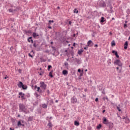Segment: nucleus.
<instances>
[{
  "label": "nucleus",
  "mask_w": 130,
  "mask_h": 130,
  "mask_svg": "<svg viewBox=\"0 0 130 130\" xmlns=\"http://www.w3.org/2000/svg\"><path fill=\"white\" fill-rule=\"evenodd\" d=\"M40 86L38 87L37 85L35 86V90L37 89V91L38 92V93H40V94H42V93H44L45 92V90H46V88L47 87V85L44 83V82L41 81L40 82Z\"/></svg>",
  "instance_id": "1"
},
{
  "label": "nucleus",
  "mask_w": 130,
  "mask_h": 130,
  "mask_svg": "<svg viewBox=\"0 0 130 130\" xmlns=\"http://www.w3.org/2000/svg\"><path fill=\"white\" fill-rule=\"evenodd\" d=\"M19 105V110L20 112H23L25 114H27V109L26 108V106L24 105V104L20 103L18 104Z\"/></svg>",
  "instance_id": "2"
},
{
  "label": "nucleus",
  "mask_w": 130,
  "mask_h": 130,
  "mask_svg": "<svg viewBox=\"0 0 130 130\" xmlns=\"http://www.w3.org/2000/svg\"><path fill=\"white\" fill-rule=\"evenodd\" d=\"M114 63V64H116V66L120 67V70H119V71H118V73H119V74H120V73H121V70H122V62H121V61H120V60L116 59Z\"/></svg>",
  "instance_id": "3"
},
{
  "label": "nucleus",
  "mask_w": 130,
  "mask_h": 130,
  "mask_svg": "<svg viewBox=\"0 0 130 130\" xmlns=\"http://www.w3.org/2000/svg\"><path fill=\"white\" fill-rule=\"evenodd\" d=\"M110 122V121L107 119L106 117H104L103 118V123H104V124H106V125H107Z\"/></svg>",
  "instance_id": "4"
},
{
  "label": "nucleus",
  "mask_w": 130,
  "mask_h": 130,
  "mask_svg": "<svg viewBox=\"0 0 130 130\" xmlns=\"http://www.w3.org/2000/svg\"><path fill=\"white\" fill-rule=\"evenodd\" d=\"M71 103H73V104H76V102H78V99L76 96H74L73 98L71 99Z\"/></svg>",
  "instance_id": "5"
},
{
  "label": "nucleus",
  "mask_w": 130,
  "mask_h": 130,
  "mask_svg": "<svg viewBox=\"0 0 130 130\" xmlns=\"http://www.w3.org/2000/svg\"><path fill=\"white\" fill-rule=\"evenodd\" d=\"M100 6L101 8H106V3H105L104 1H101L100 3Z\"/></svg>",
  "instance_id": "6"
},
{
  "label": "nucleus",
  "mask_w": 130,
  "mask_h": 130,
  "mask_svg": "<svg viewBox=\"0 0 130 130\" xmlns=\"http://www.w3.org/2000/svg\"><path fill=\"white\" fill-rule=\"evenodd\" d=\"M107 125L109 126V129H112L113 128V123L112 122H110Z\"/></svg>",
  "instance_id": "7"
},
{
  "label": "nucleus",
  "mask_w": 130,
  "mask_h": 130,
  "mask_svg": "<svg viewBox=\"0 0 130 130\" xmlns=\"http://www.w3.org/2000/svg\"><path fill=\"white\" fill-rule=\"evenodd\" d=\"M94 45V43L91 40H89L87 42V46L89 47H92Z\"/></svg>",
  "instance_id": "8"
},
{
  "label": "nucleus",
  "mask_w": 130,
  "mask_h": 130,
  "mask_svg": "<svg viewBox=\"0 0 130 130\" xmlns=\"http://www.w3.org/2000/svg\"><path fill=\"white\" fill-rule=\"evenodd\" d=\"M74 60L76 62H77V64H81V58L78 59L77 58H75Z\"/></svg>",
  "instance_id": "9"
},
{
  "label": "nucleus",
  "mask_w": 130,
  "mask_h": 130,
  "mask_svg": "<svg viewBox=\"0 0 130 130\" xmlns=\"http://www.w3.org/2000/svg\"><path fill=\"white\" fill-rule=\"evenodd\" d=\"M33 37H29L27 39V41L29 42V43H34V41H33V39H32Z\"/></svg>",
  "instance_id": "10"
},
{
  "label": "nucleus",
  "mask_w": 130,
  "mask_h": 130,
  "mask_svg": "<svg viewBox=\"0 0 130 130\" xmlns=\"http://www.w3.org/2000/svg\"><path fill=\"white\" fill-rule=\"evenodd\" d=\"M112 53H113L114 54H115V56H116L117 58H119V55H118V53H117V51L112 50Z\"/></svg>",
  "instance_id": "11"
},
{
  "label": "nucleus",
  "mask_w": 130,
  "mask_h": 130,
  "mask_svg": "<svg viewBox=\"0 0 130 130\" xmlns=\"http://www.w3.org/2000/svg\"><path fill=\"white\" fill-rule=\"evenodd\" d=\"M19 96H21V97L22 100H25V96H24L25 93H23V92H20L19 93Z\"/></svg>",
  "instance_id": "12"
},
{
  "label": "nucleus",
  "mask_w": 130,
  "mask_h": 130,
  "mask_svg": "<svg viewBox=\"0 0 130 130\" xmlns=\"http://www.w3.org/2000/svg\"><path fill=\"white\" fill-rule=\"evenodd\" d=\"M17 86L19 88H22L23 86H24V84H23L22 82L20 81L19 83L17 84Z\"/></svg>",
  "instance_id": "13"
},
{
  "label": "nucleus",
  "mask_w": 130,
  "mask_h": 130,
  "mask_svg": "<svg viewBox=\"0 0 130 130\" xmlns=\"http://www.w3.org/2000/svg\"><path fill=\"white\" fill-rule=\"evenodd\" d=\"M106 4L107 7H110L111 6V0H106Z\"/></svg>",
  "instance_id": "14"
},
{
  "label": "nucleus",
  "mask_w": 130,
  "mask_h": 130,
  "mask_svg": "<svg viewBox=\"0 0 130 130\" xmlns=\"http://www.w3.org/2000/svg\"><path fill=\"white\" fill-rule=\"evenodd\" d=\"M24 32H25V34H26V35H28V34H32V30H25Z\"/></svg>",
  "instance_id": "15"
},
{
  "label": "nucleus",
  "mask_w": 130,
  "mask_h": 130,
  "mask_svg": "<svg viewBox=\"0 0 130 130\" xmlns=\"http://www.w3.org/2000/svg\"><path fill=\"white\" fill-rule=\"evenodd\" d=\"M124 49H127V46H128V42L127 41H126L124 43Z\"/></svg>",
  "instance_id": "16"
},
{
  "label": "nucleus",
  "mask_w": 130,
  "mask_h": 130,
  "mask_svg": "<svg viewBox=\"0 0 130 130\" xmlns=\"http://www.w3.org/2000/svg\"><path fill=\"white\" fill-rule=\"evenodd\" d=\"M105 21H106L105 18H104V17H102L101 18L100 23H104Z\"/></svg>",
  "instance_id": "17"
},
{
  "label": "nucleus",
  "mask_w": 130,
  "mask_h": 130,
  "mask_svg": "<svg viewBox=\"0 0 130 130\" xmlns=\"http://www.w3.org/2000/svg\"><path fill=\"white\" fill-rule=\"evenodd\" d=\"M39 37V34H37L36 32L32 33V37H34V38H36V37Z\"/></svg>",
  "instance_id": "18"
},
{
  "label": "nucleus",
  "mask_w": 130,
  "mask_h": 130,
  "mask_svg": "<svg viewBox=\"0 0 130 130\" xmlns=\"http://www.w3.org/2000/svg\"><path fill=\"white\" fill-rule=\"evenodd\" d=\"M52 23H54V20H49L48 23V26H51V25H52Z\"/></svg>",
  "instance_id": "19"
},
{
  "label": "nucleus",
  "mask_w": 130,
  "mask_h": 130,
  "mask_svg": "<svg viewBox=\"0 0 130 130\" xmlns=\"http://www.w3.org/2000/svg\"><path fill=\"white\" fill-rule=\"evenodd\" d=\"M49 123L48 124V126H49V128H51V127H52V124L51 123V121H50V120H48Z\"/></svg>",
  "instance_id": "20"
},
{
  "label": "nucleus",
  "mask_w": 130,
  "mask_h": 130,
  "mask_svg": "<svg viewBox=\"0 0 130 130\" xmlns=\"http://www.w3.org/2000/svg\"><path fill=\"white\" fill-rule=\"evenodd\" d=\"M22 122H21V120H19L17 122V126L18 127H21L22 126Z\"/></svg>",
  "instance_id": "21"
},
{
  "label": "nucleus",
  "mask_w": 130,
  "mask_h": 130,
  "mask_svg": "<svg viewBox=\"0 0 130 130\" xmlns=\"http://www.w3.org/2000/svg\"><path fill=\"white\" fill-rule=\"evenodd\" d=\"M68 74V72L67 70H64L62 71V74L64 75V76H67Z\"/></svg>",
  "instance_id": "22"
},
{
  "label": "nucleus",
  "mask_w": 130,
  "mask_h": 130,
  "mask_svg": "<svg viewBox=\"0 0 130 130\" xmlns=\"http://www.w3.org/2000/svg\"><path fill=\"white\" fill-rule=\"evenodd\" d=\"M52 73H53V70L51 71L49 73V77H50V78H53Z\"/></svg>",
  "instance_id": "23"
},
{
  "label": "nucleus",
  "mask_w": 130,
  "mask_h": 130,
  "mask_svg": "<svg viewBox=\"0 0 130 130\" xmlns=\"http://www.w3.org/2000/svg\"><path fill=\"white\" fill-rule=\"evenodd\" d=\"M34 118V117L29 116L28 118V121H33Z\"/></svg>",
  "instance_id": "24"
},
{
  "label": "nucleus",
  "mask_w": 130,
  "mask_h": 130,
  "mask_svg": "<svg viewBox=\"0 0 130 130\" xmlns=\"http://www.w3.org/2000/svg\"><path fill=\"white\" fill-rule=\"evenodd\" d=\"M82 52H84V50L83 49L78 50V53L79 55H81Z\"/></svg>",
  "instance_id": "25"
},
{
  "label": "nucleus",
  "mask_w": 130,
  "mask_h": 130,
  "mask_svg": "<svg viewBox=\"0 0 130 130\" xmlns=\"http://www.w3.org/2000/svg\"><path fill=\"white\" fill-rule=\"evenodd\" d=\"M64 65L65 66V67L67 70H69V63L68 62H64Z\"/></svg>",
  "instance_id": "26"
},
{
  "label": "nucleus",
  "mask_w": 130,
  "mask_h": 130,
  "mask_svg": "<svg viewBox=\"0 0 130 130\" xmlns=\"http://www.w3.org/2000/svg\"><path fill=\"white\" fill-rule=\"evenodd\" d=\"M74 124L76 125V126H79V125H80V123L79 121L76 120L74 121Z\"/></svg>",
  "instance_id": "27"
},
{
  "label": "nucleus",
  "mask_w": 130,
  "mask_h": 130,
  "mask_svg": "<svg viewBox=\"0 0 130 130\" xmlns=\"http://www.w3.org/2000/svg\"><path fill=\"white\" fill-rule=\"evenodd\" d=\"M21 88H22L23 90H27L28 86H27V85H26L23 84V86Z\"/></svg>",
  "instance_id": "28"
},
{
  "label": "nucleus",
  "mask_w": 130,
  "mask_h": 130,
  "mask_svg": "<svg viewBox=\"0 0 130 130\" xmlns=\"http://www.w3.org/2000/svg\"><path fill=\"white\" fill-rule=\"evenodd\" d=\"M51 48H52V51H53V52L55 53V51H56V48L52 46Z\"/></svg>",
  "instance_id": "29"
},
{
  "label": "nucleus",
  "mask_w": 130,
  "mask_h": 130,
  "mask_svg": "<svg viewBox=\"0 0 130 130\" xmlns=\"http://www.w3.org/2000/svg\"><path fill=\"white\" fill-rule=\"evenodd\" d=\"M102 127V125L101 124H99L98 126H96V129H100Z\"/></svg>",
  "instance_id": "30"
},
{
  "label": "nucleus",
  "mask_w": 130,
  "mask_h": 130,
  "mask_svg": "<svg viewBox=\"0 0 130 130\" xmlns=\"http://www.w3.org/2000/svg\"><path fill=\"white\" fill-rule=\"evenodd\" d=\"M49 102H50V105H52V104H54V102H53V100L52 99L49 100Z\"/></svg>",
  "instance_id": "31"
},
{
  "label": "nucleus",
  "mask_w": 130,
  "mask_h": 130,
  "mask_svg": "<svg viewBox=\"0 0 130 130\" xmlns=\"http://www.w3.org/2000/svg\"><path fill=\"white\" fill-rule=\"evenodd\" d=\"M42 108H44V109H46V108H47V105H46V104H43Z\"/></svg>",
  "instance_id": "32"
},
{
  "label": "nucleus",
  "mask_w": 130,
  "mask_h": 130,
  "mask_svg": "<svg viewBox=\"0 0 130 130\" xmlns=\"http://www.w3.org/2000/svg\"><path fill=\"white\" fill-rule=\"evenodd\" d=\"M74 53V52L73 50V49H72L69 51V54H71V55H73Z\"/></svg>",
  "instance_id": "33"
},
{
  "label": "nucleus",
  "mask_w": 130,
  "mask_h": 130,
  "mask_svg": "<svg viewBox=\"0 0 130 130\" xmlns=\"http://www.w3.org/2000/svg\"><path fill=\"white\" fill-rule=\"evenodd\" d=\"M111 46H115V41L114 40H113L111 42Z\"/></svg>",
  "instance_id": "34"
},
{
  "label": "nucleus",
  "mask_w": 130,
  "mask_h": 130,
  "mask_svg": "<svg viewBox=\"0 0 130 130\" xmlns=\"http://www.w3.org/2000/svg\"><path fill=\"white\" fill-rule=\"evenodd\" d=\"M110 9V13H113V10L112 9H113V7H112V6H109Z\"/></svg>",
  "instance_id": "35"
},
{
  "label": "nucleus",
  "mask_w": 130,
  "mask_h": 130,
  "mask_svg": "<svg viewBox=\"0 0 130 130\" xmlns=\"http://www.w3.org/2000/svg\"><path fill=\"white\" fill-rule=\"evenodd\" d=\"M125 123H129V119L128 118H127L125 119Z\"/></svg>",
  "instance_id": "36"
},
{
  "label": "nucleus",
  "mask_w": 130,
  "mask_h": 130,
  "mask_svg": "<svg viewBox=\"0 0 130 130\" xmlns=\"http://www.w3.org/2000/svg\"><path fill=\"white\" fill-rule=\"evenodd\" d=\"M107 62H108V66H110L111 63V60L110 59H109L107 60Z\"/></svg>",
  "instance_id": "37"
},
{
  "label": "nucleus",
  "mask_w": 130,
  "mask_h": 130,
  "mask_svg": "<svg viewBox=\"0 0 130 130\" xmlns=\"http://www.w3.org/2000/svg\"><path fill=\"white\" fill-rule=\"evenodd\" d=\"M74 14H78L79 13V11L77 10V8H75L74 10Z\"/></svg>",
  "instance_id": "38"
},
{
  "label": "nucleus",
  "mask_w": 130,
  "mask_h": 130,
  "mask_svg": "<svg viewBox=\"0 0 130 130\" xmlns=\"http://www.w3.org/2000/svg\"><path fill=\"white\" fill-rule=\"evenodd\" d=\"M52 68V66L51 65H49L48 66V71H50V69Z\"/></svg>",
  "instance_id": "39"
},
{
  "label": "nucleus",
  "mask_w": 130,
  "mask_h": 130,
  "mask_svg": "<svg viewBox=\"0 0 130 130\" xmlns=\"http://www.w3.org/2000/svg\"><path fill=\"white\" fill-rule=\"evenodd\" d=\"M33 46L34 47H35V48H36V47H37V45L36 44V42H34V44H33Z\"/></svg>",
  "instance_id": "40"
},
{
  "label": "nucleus",
  "mask_w": 130,
  "mask_h": 130,
  "mask_svg": "<svg viewBox=\"0 0 130 130\" xmlns=\"http://www.w3.org/2000/svg\"><path fill=\"white\" fill-rule=\"evenodd\" d=\"M126 13L128 15H129V14H130V9H127L126 11Z\"/></svg>",
  "instance_id": "41"
},
{
  "label": "nucleus",
  "mask_w": 130,
  "mask_h": 130,
  "mask_svg": "<svg viewBox=\"0 0 130 130\" xmlns=\"http://www.w3.org/2000/svg\"><path fill=\"white\" fill-rule=\"evenodd\" d=\"M35 95H36V98H38V97H40V95H39L37 92L35 93Z\"/></svg>",
  "instance_id": "42"
},
{
  "label": "nucleus",
  "mask_w": 130,
  "mask_h": 130,
  "mask_svg": "<svg viewBox=\"0 0 130 130\" xmlns=\"http://www.w3.org/2000/svg\"><path fill=\"white\" fill-rule=\"evenodd\" d=\"M43 74H44V72L41 71L40 73L39 74L40 76H43Z\"/></svg>",
  "instance_id": "43"
},
{
  "label": "nucleus",
  "mask_w": 130,
  "mask_h": 130,
  "mask_svg": "<svg viewBox=\"0 0 130 130\" xmlns=\"http://www.w3.org/2000/svg\"><path fill=\"white\" fill-rule=\"evenodd\" d=\"M13 49H15V48H14V47L13 46H11L10 48V51H11V52H13Z\"/></svg>",
  "instance_id": "44"
},
{
  "label": "nucleus",
  "mask_w": 130,
  "mask_h": 130,
  "mask_svg": "<svg viewBox=\"0 0 130 130\" xmlns=\"http://www.w3.org/2000/svg\"><path fill=\"white\" fill-rule=\"evenodd\" d=\"M117 110H118V111L119 112H120V111H121V109H120V108H119V107H117Z\"/></svg>",
  "instance_id": "45"
},
{
  "label": "nucleus",
  "mask_w": 130,
  "mask_h": 130,
  "mask_svg": "<svg viewBox=\"0 0 130 130\" xmlns=\"http://www.w3.org/2000/svg\"><path fill=\"white\" fill-rule=\"evenodd\" d=\"M64 52H66V55H68V54H69V52L68 51V50H65Z\"/></svg>",
  "instance_id": "46"
},
{
  "label": "nucleus",
  "mask_w": 130,
  "mask_h": 130,
  "mask_svg": "<svg viewBox=\"0 0 130 130\" xmlns=\"http://www.w3.org/2000/svg\"><path fill=\"white\" fill-rule=\"evenodd\" d=\"M123 27L124 28H127V24L126 23L124 24Z\"/></svg>",
  "instance_id": "47"
},
{
  "label": "nucleus",
  "mask_w": 130,
  "mask_h": 130,
  "mask_svg": "<svg viewBox=\"0 0 130 130\" xmlns=\"http://www.w3.org/2000/svg\"><path fill=\"white\" fill-rule=\"evenodd\" d=\"M87 129L88 130H91L92 129V127H91V126H89L87 127Z\"/></svg>",
  "instance_id": "48"
},
{
  "label": "nucleus",
  "mask_w": 130,
  "mask_h": 130,
  "mask_svg": "<svg viewBox=\"0 0 130 130\" xmlns=\"http://www.w3.org/2000/svg\"><path fill=\"white\" fill-rule=\"evenodd\" d=\"M8 11L10 13H13V9H9Z\"/></svg>",
  "instance_id": "49"
},
{
  "label": "nucleus",
  "mask_w": 130,
  "mask_h": 130,
  "mask_svg": "<svg viewBox=\"0 0 130 130\" xmlns=\"http://www.w3.org/2000/svg\"><path fill=\"white\" fill-rule=\"evenodd\" d=\"M18 73L19 74H22V69H19Z\"/></svg>",
  "instance_id": "50"
},
{
  "label": "nucleus",
  "mask_w": 130,
  "mask_h": 130,
  "mask_svg": "<svg viewBox=\"0 0 130 130\" xmlns=\"http://www.w3.org/2000/svg\"><path fill=\"white\" fill-rule=\"evenodd\" d=\"M28 56H29V57H31L32 58H33V55H32L31 53H28Z\"/></svg>",
  "instance_id": "51"
},
{
  "label": "nucleus",
  "mask_w": 130,
  "mask_h": 130,
  "mask_svg": "<svg viewBox=\"0 0 130 130\" xmlns=\"http://www.w3.org/2000/svg\"><path fill=\"white\" fill-rule=\"evenodd\" d=\"M95 102H98V101H99V99H98V98H96L95 99Z\"/></svg>",
  "instance_id": "52"
},
{
  "label": "nucleus",
  "mask_w": 130,
  "mask_h": 130,
  "mask_svg": "<svg viewBox=\"0 0 130 130\" xmlns=\"http://www.w3.org/2000/svg\"><path fill=\"white\" fill-rule=\"evenodd\" d=\"M45 52L46 53H49V50H46L45 51Z\"/></svg>",
  "instance_id": "53"
},
{
  "label": "nucleus",
  "mask_w": 130,
  "mask_h": 130,
  "mask_svg": "<svg viewBox=\"0 0 130 130\" xmlns=\"http://www.w3.org/2000/svg\"><path fill=\"white\" fill-rule=\"evenodd\" d=\"M84 49H85V50H88V46H86V47H84Z\"/></svg>",
  "instance_id": "54"
},
{
  "label": "nucleus",
  "mask_w": 130,
  "mask_h": 130,
  "mask_svg": "<svg viewBox=\"0 0 130 130\" xmlns=\"http://www.w3.org/2000/svg\"><path fill=\"white\" fill-rule=\"evenodd\" d=\"M48 28L49 29H52V27H51V25H48Z\"/></svg>",
  "instance_id": "55"
},
{
  "label": "nucleus",
  "mask_w": 130,
  "mask_h": 130,
  "mask_svg": "<svg viewBox=\"0 0 130 130\" xmlns=\"http://www.w3.org/2000/svg\"><path fill=\"white\" fill-rule=\"evenodd\" d=\"M102 93L103 94H105V90H104V89L102 91Z\"/></svg>",
  "instance_id": "56"
},
{
  "label": "nucleus",
  "mask_w": 130,
  "mask_h": 130,
  "mask_svg": "<svg viewBox=\"0 0 130 130\" xmlns=\"http://www.w3.org/2000/svg\"><path fill=\"white\" fill-rule=\"evenodd\" d=\"M8 78H9V77L7 75H6V77L4 78V79H5V80H7V79Z\"/></svg>",
  "instance_id": "57"
},
{
  "label": "nucleus",
  "mask_w": 130,
  "mask_h": 130,
  "mask_svg": "<svg viewBox=\"0 0 130 130\" xmlns=\"http://www.w3.org/2000/svg\"><path fill=\"white\" fill-rule=\"evenodd\" d=\"M47 92L48 94H50V92L49 91V89L47 90Z\"/></svg>",
  "instance_id": "58"
},
{
  "label": "nucleus",
  "mask_w": 130,
  "mask_h": 130,
  "mask_svg": "<svg viewBox=\"0 0 130 130\" xmlns=\"http://www.w3.org/2000/svg\"><path fill=\"white\" fill-rule=\"evenodd\" d=\"M21 126H22V128H24V127L25 126V124H22Z\"/></svg>",
  "instance_id": "59"
},
{
  "label": "nucleus",
  "mask_w": 130,
  "mask_h": 130,
  "mask_svg": "<svg viewBox=\"0 0 130 130\" xmlns=\"http://www.w3.org/2000/svg\"><path fill=\"white\" fill-rule=\"evenodd\" d=\"M78 73H81V69H79L78 70Z\"/></svg>",
  "instance_id": "60"
},
{
  "label": "nucleus",
  "mask_w": 130,
  "mask_h": 130,
  "mask_svg": "<svg viewBox=\"0 0 130 130\" xmlns=\"http://www.w3.org/2000/svg\"><path fill=\"white\" fill-rule=\"evenodd\" d=\"M69 25H72V21H70L69 22Z\"/></svg>",
  "instance_id": "61"
},
{
  "label": "nucleus",
  "mask_w": 130,
  "mask_h": 130,
  "mask_svg": "<svg viewBox=\"0 0 130 130\" xmlns=\"http://www.w3.org/2000/svg\"><path fill=\"white\" fill-rule=\"evenodd\" d=\"M94 47H98V44H95L94 45Z\"/></svg>",
  "instance_id": "62"
},
{
  "label": "nucleus",
  "mask_w": 130,
  "mask_h": 130,
  "mask_svg": "<svg viewBox=\"0 0 130 130\" xmlns=\"http://www.w3.org/2000/svg\"><path fill=\"white\" fill-rule=\"evenodd\" d=\"M106 100H107V101H109V99H108V98L107 96L106 97Z\"/></svg>",
  "instance_id": "63"
},
{
  "label": "nucleus",
  "mask_w": 130,
  "mask_h": 130,
  "mask_svg": "<svg viewBox=\"0 0 130 130\" xmlns=\"http://www.w3.org/2000/svg\"><path fill=\"white\" fill-rule=\"evenodd\" d=\"M73 46H76V43H73Z\"/></svg>",
  "instance_id": "64"
}]
</instances>
